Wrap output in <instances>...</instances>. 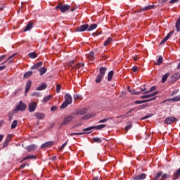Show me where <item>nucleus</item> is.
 Returning a JSON list of instances; mask_svg holds the SVG:
<instances>
[{
	"label": "nucleus",
	"instance_id": "obj_1",
	"mask_svg": "<svg viewBox=\"0 0 180 180\" xmlns=\"http://www.w3.org/2000/svg\"><path fill=\"white\" fill-rule=\"evenodd\" d=\"M72 120H74V116L71 115H67L63 118V121L61 123L60 126H67V124H70V123H71Z\"/></svg>",
	"mask_w": 180,
	"mask_h": 180
},
{
	"label": "nucleus",
	"instance_id": "obj_2",
	"mask_svg": "<svg viewBox=\"0 0 180 180\" xmlns=\"http://www.w3.org/2000/svg\"><path fill=\"white\" fill-rule=\"evenodd\" d=\"M70 8H71V6H70V5H68V4L63 5L62 4H59L55 8V9H60V11L62 13H65V12H67V11H68Z\"/></svg>",
	"mask_w": 180,
	"mask_h": 180
},
{
	"label": "nucleus",
	"instance_id": "obj_3",
	"mask_svg": "<svg viewBox=\"0 0 180 180\" xmlns=\"http://www.w3.org/2000/svg\"><path fill=\"white\" fill-rule=\"evenodd\" d=\"M27 106L22 101H20L19 104L16 105L15 108L14 109V112H25L26 110Z\"/></svg>",
	"mask_w": 180,
	"mask_h": 180
},
{
	"label": "nucleus",
	"instance_id": "obj_4",
	"mask_svg": "<svg viewBox=\"0 0 180 180\" xmlns=\"http://www.w3.org/2000/svg\"><path fill=\"white\" fill-rule=\"evenodd\" d=\"M36 108H37V103L34 101L30 103L28 105V110L31 113L36 110Z\"/></svg>",
	"mask_w": 180,
	"mask_h": 180
},
{
	"label": "nucleus",
	"instance_id": "obj_5",
	"mask_svg": "<svg viewBox=\"0 0 180 180\" xmlns=\"http://www.w3.org/2000/svg\"><path fill=\"white\" fill-rule=\"evenodd\" d=\"M178 120L175 117H169L165 120V124H172V123H175Z\"/></svg>",
	"mask_w": 180,
	"mask_h": 180
},
{
	"label": "nucleus",
	"instance_id": "obj_6",
	"mask_svg": "<svg viewBox=\"0 0 180 180\" xmlns=\"http://www.w3.org/2000/svg\"><path fill=\"white\" fill-rule=\"evenodd\" d=\"M89 27V25L88 24H84L82 25H80L79 27H78L77 28V32H85L86 30H87L88 32V28Z\"/></svg>",
	"mask_w": 180,
	"mask_h": 180
},
{
	"label": "nucleus",
	"instance_id": "obj_7",
	"mask_svg": "<svg viewBox=\"0 0 180 180\" xmlns=\"http://www.w3.org/2000/svg\"><path fill=\"white\" fill-rule=\"evenodd\" d=\"M155 95H158V91H155L150 94H145L141 96V99H148V98H153L155 96Z\"/></svg>",
	"mask_w": 180,
	"mask_h": 180
},
{
	"label": "nucleus",
	"instance_id": "obj_8",
	"mask_svg": "<svg viewBox=\"0 0 180 180\" xmlns=\"http://www.w3.org/2000/svg\"><path fill=\"white\" fill-rule=\"evenodd\" d=\"M65 102L69 103L70 105L72 103V97L71 95H70V94H66L65 95Z\"/></svg>",
	"mask_w": 180,
	"mask_h": 180
},
{
	"label": "nucleus",
	"instance_id": "obj_9",
	"mask_svg": "<svg viewBox=\"0 0 180 180\" xmlns=\"http://www.w3.org/2000/svg\"><path fill=\"white\" fill-rule=\"evenodd\" d=\"M179 78H180V74H179V72H177L170 77V81L172 82H175V81H178V79H179Z\"/></svg>",
	"mask_w": 180,
	"mask_h": 180
},
{
	"label": "nucleus",
	"instance_id": "obj_10",
	"mask_svg": "<svg viewBox=\"0 0 180 180\" xmlns=\"http://www.w3.org/2000/svg\"><path fill=\"white\" fill-rule=\"evenodd\" d=\"M25 148L28 151V153H32V151H34V150L37 148V146H36L35 144H32L27 146Z\"/></svg>",
	"mask_w": 180,
	"mask_h": 180
},
{
	"label": "nucleus",
	"instance_id": "obj_11",
	"mask_svg": "<svg viewBox=\"0 0 180 180\" xmlns=\"http://www.w3.org/2000/svg\"><path fill=\"white\" fill-rule=\"evenodd\" d=\"M34 116L39 120H41L42 119H44V117H46V115L44 113H42V112H35Z\"/></svg>",
	"mask_w": 180,
	"mask_h": 180
},
{
	"label": "nucleus",
	"instance_id": "obj_12",
	"mask_svg": "<svg viewBox=\"0 0 180 180\" xmlns=\"http://www.w3.org/2000/svg\"><path fill=\"white\" fill-rule=\"evenodd\" d=\"M139 89H140V91H136L134 89H131L130 94L131 95H140V93L141 92H143V91H146V88H143H143H140Z\"/></svg>",
	"mask_w": 180,
	"mask_h": 180
},
{
	"label": "nucleus",
	"instance_id": "obj_13",
	"mask_svg": "<svg viewBox=\"0 0 180 180\" xmlns=\"http://www.w3.org/2000/svg\"><path fill=\"white\" fill-rule=\"evenodd\" d=\"M54 144V141H48V142H46L44 143H43L41 146V148H46L47 147H51V146H53Z\"/></svg>",
	"mask_w": 180,
	"mask_h": 180
},
{
	"label": "nucleus",
	"instance_id": "obj_14",
	"mask_svg": "<svg viewBox=\"0 0 180 180\" xmlns=\"http://www.w3.org/2000/svg\"><path fill=\"white\" fill-rule=\"evenodd\" d=\"M11 140H12V136L8 135L6 141H4V143L3 144V148H5V147H6L8 144H9Z\"/></svg>",
	"mask_w": 180,
	"mask_h": 180
},
{
	"label": "nucleus",
	"instance_id": "obj_15",
	"mask_svg": "<svg viewBox=\"0 0 180 180\" xmlns=\"http://www.w3.org/2000/svg\"><path fill=\"white\" fill-rule=\"evenodd\" d=\"M30 88H32V81L28 80L25 86V95L29 92V91H30Z\"/></svg>",
	"mask_w": 180,
	"mask_h": 180
},
{
	"label": "nucleus",
	"instance_id": "obj_16",
	"mask_svg": "<svg viewBox=\"0 0 180 180\" xmlns=\"http://www.w3.org/2000/svg\"><path fill=\"white\" fill-rule=\"evenodd\" d=\"M146 176H147V174L143 173L139 176H136L134 177V180H143L146 179Z\"/></svg>",
	"mask_w": 180,
	"mask_h": 180
},
{
	"label": "nucleus",
	"instance_id": "obj_17",
	"mask_svg": "<svg viewBox=\"0 0 180 180\" xmlns=\"http://www.w3.org/2000/svg\"><path fill=\"white\" fill-rule=\"evenodd\" d=\"M107 70H108V68H103V67L100 68V69H99L100 73L98 75H100L103 77H105V74H106Z\"/></svg>",
	"mask_w": 180,
	"mask_h": 180
},
{
	"label": "nucleus",
	"instance_id": "obj_18",
	"mask_svg": "<svg viewBox=\"0 0 180 180\" xmlns=\"http://www.w3.org/2000/svg\"><path fill=\"white\" fill-rule=\"evenodd\" d=\"M37 158V156L36 155H28L27 157H25V158H23L20 162H22L23 161H26V160H34Z\"/></svg>",
	"mask_w": 180,
	"mask_h": 180
},
{
	"label": "nucleus",
	"instance_id": "obj_19",
	"mask_svg": "<svg viewBox=\"0 0 180 180\" xmlns=\"http://www.w3.org/2000/svg\"><path fill=\"white\" fill-rule=\"evenodd\" d=\"M33 27V23L32 22H29L26 27H25V29L24 30V32H29V30H31V29H32Z\"/></svg>",
	"mask_w": 180,
	"mask_h": 180
},
{
	"label": "nucleus",
	"instance_id": "obj_20",
	"mask_svg": "<svg viewBox=\"0 0 180 180\" xmlns=\"http://www.w3.org/2000/svg\"><path fill=\"white\" fill-rule=\"evenodd\" d=\"M41 65H43V62H38L31 68V70H37V68L41 67Z\"/></svg>",
	"mask_w": 180,
	"mask_h": 180
},
{
	"label": "nucleus",
	"instance_id": "obj_21",
	"mask_svg": "<svg viewBox=\"0 0 180 180\" xmlns=\"http://www.w3.org/2000/svg\"><path fill=\"white\" fill-rule=\"evenodd\" d=\"M16 113V112L14 111V110L12 112H8V120L9 122H12L13 120V115Z\"/></svg>",
	"mask_w": 180,
	"mask_h": 180
},
{
	"label": "nucleus",
	"instance_id": "obj_22",
	"mask_svg": "<svg viewBox=\"0 0 180 180\" xmlns=\"http://www.w3.org/2000/svg\"><path fill=\"white\" fill-rule=\"evenodd\" d=\"M98 27V25L96 24H91L90 26L88 27V32H92V30H95Z\"/></svg>",
	"mask_w": 180,
	"mask_h": 180
},
{
	"label": "nucleus",
	"instance_id": "obj_23",
	"mask_svg": "<svg viewBox=\"0 0 180 180\" xmlns=\"http://www.w3.org/2000/svg\"><path fill=\"white\" fill-rule=\"evenodd\" d=\"M47 88V84L44 83L42 85L38 86L37 88V91H44V89H46Z\"/></svg>",
	"mask_w": 180,
	"mask_h": 180
},
{
	"label": "nucleus",
	"instance_id": "obj_24",
	"mask_svg": "<svg viewBox=\"0 0 180 180\" xmlns=\"http://www.w3.org/2000/svg\"><path fill=\"white\" fill-rule=\"evenodd\" d=\"M93 127H94V129H96V130H102V129H105V127H106V124H103L97 126H93Z\"/></svg>",
	"mask_w": 180,
	"mask_h": 180
},
{
	"label": "nucleus",
	"instance_id": "obj_25",
	"mask_svg": "<svg viewBox=\"0 0 180 180\" xmlns=\"http://www.w3.org/2000/svg\"><path fill=\"white\" fill-rule=\"evenodd\" d=\"M39 71L40 72V75H44V74H46V72H47V68H41L39 69Z\"/></svg>",
	"mask_w": 180,
	"mask_h": 180
},
{
	"label": "nucleus",
	"instance_id": "obj_26",
	"mask_svg": "<svg viewBox=\"0 0 180 180\" xmlns=\"http://www.w3.org/2000/svg\"><path fill=\"white\" fill-rule=\"evenodd\" d=\"M28 57H29V58H32V59L37 58V53H35V52L30 53L28 54Z\"/></svg>",
	"mask_w": 180,
	"mask_h": 180
},
{
	"label": "nucleus",
	"instance_id": "obj_27",
	"mask_svg": "<svg viewBox=\"0 0 180 180\" xmlns=\"http://www.w3.org/2000/svg\"><path fill=\"white\" fill-rule=\"evenodd\" d=\"M113 70H110L108 74V81H112V78H113Z\"/></svg>",
	"mask_w": 180,
	"mask_h": 180
},
{
	"label": "nucleus",
	"instance_id": "obj_28",
	"mask_svg": "<svg viewBox=\"0 0 180 180\" xmlns=\"http://www.w3.org/2000/svg\"><path fill=\"white\" fill-rule=\"evenodd\" d=\"M103 77L104 76H102L101 75H97V77L96 79V84H99V82H101V81H102V79H103Z\"/></svg>",
	"mask_w": 180,
	"mask_h": 180
},
{
	"label": "nucleus",
	"instance_id": "obj_29",
	"mask_svg": "<svg viewBox=\"0 0 180 180\" xmlns=\"http://www.w3.org/2000/svg\"><path fill=\"white\" fill-rule=\"evenodd\" d=\"M169 77V73H166L165 75L162 76V82L164 84L167 79H168V77Z\"/></svg>",
	"mask_w": 180,
	"mask_h": 180
},
{
	"label": "nucleus",
	"instance_id": "obj_30",
	"mask_svg": "<svg viewBox=\"0 0 180 180\" xmlns=\"http://www.w3.org/2000/svg\"><path fill=\"white\" fill-rule=\"evenodd\" d=\"M160 176H162V172H158L156 173V175L154 176L153 180H158Z\"/></svg>",
	"mask_w": 180,
	"mask_h": 180
},
{
	"label": "nucleus",
	"instance_id": "obj_31",
	"mask_svg": "<svg viewBox=\"0 0 180 180\" xmlns=\"http://www.w3.org/2000/svg\"><path fill=\"white\" fill-rule=\"evenodd\" d=\"M169 101H172V102H179L180 101V95L170 98Z\"/></svg>",
	"mask_w": 180,
	"mask_h": 180
},
{
	"label": "nucleus",
	"instance_id": "obj_32",
	"mask_svg": "<svg viewBox=\"0 0 180 180\" xmlns=\"http://www.w3.org/2000/svg\"><path fill=\"white\" fill-rule=\"evenodd\" d=\"M94 115L92 114L84 115V117H82V120H88V119H91V117H94Z\"/></svg>",
	"mask_w": 180,
	"mask_h": 180
},
{
	"label": "nucleus",
	"instance_id": "obj_33",
	"mask_svg": "<svg viewBox=\"0 0 180 180\" xmlns=\"http://www.w3.org/2000/svg\"><path fill=\"white\" fill-rule=\"evenodd\" d=\"M176 32H180V18L176 22Z\"/></svg>",
	"mask_w": 180,
	"mask_h": 180
},
{
	"label": "nucleus",
	"instance_id": "obj_34",
	"mask_svg": "<svg viewBox=\"0 0 180 180\" xmlns=\"http://www.w3.org/2000/svg\"><path fill=\"white\" fill-rule=\"evenodd\" d=\"M174 179H178L180 176V168L174 174Z\"/></svg>",
	"mask_w": 180,
	"mask_h": 180
},
{
	"label": "nucleus",
	"instance_id": "obj_35",
	"mask_svg": "<svg viewBox=\"0 0 180 180\" xmlns=\"http://www.w3.org/2000/svg\"><path fill=\"white\" fill-rule=\"evenodd\" d=\"M153 8H154V5H149V6H147L141 8V11H150V9H153Z\"/></svg>",
	"mask_w": 180,
	"mask_h": 180
},
{
	"label": "nucleus",
	"instance_id": "obj_36",
	"mask_svg": "<svg viewBox=\"0 0 180 180\" xmlns=\"http://www.w3.org/2000/svg\"><path fill=\"white\" fill-rule=\"evenodd\" d=\"M94 127H87L86 129H83V131H87L86 132V134H89V133H91V130H94Z\"/></svg>",
	"mask_w": 180,
	"mask_h": 180
},
{
	"label": "nucleus",
	"instance_id": "obj_37",
	"mask_svg": "<svg viewBox=\"0 0 180 180\" xmlns=\"http://www.w3.org/2000/svg\"><path fill=\"white\" fill-rule=\"evenodd\" d=\"M111 41H113V40L112 39V38L108 37V39L104 42L103 46H109Z\"/></svg>",
	"mask_w": 180,
	"mask_h": 180
},
{
	"label": "nucleus",
	"instance_id": "obj_38",
	"mask_svg": "<svg viewBox=\"0 0 180 180\" xmlns=\"http://www.w3.org/2000/svg\"><path fill=\"white\" fill-rule=\"evenodd\" d=\"M82 134H85V132L70 133L68 135L72 136H82Z\"/></svg>",
	"mask_w": 180,
	"mask_h": 180
},
{
	"label": "nucleus",
	"instance_id": "obj_39",
	"mask_svg": "<svg viewBox=\"0 0 180 180\" xmlns=\"http://www.w3.org/2000/svg\"><path fill=\"white\" fill-rule=\"evenodd\" d=\"M33 74V71H29L24 74V78H29V77H31V75Z\"/></svg>",
	"mask_w": 180,
	"mask_h": 180
},
{
	"label": "nucleus",
	"instance_id": "obj_40",
	"mask_svg": "<svg viewBox=\"0 0 180 180\" xmlns=\"http://www.w3.org/2000/svg\"><path fill=\"white\" fill-rule=\"evenodd\" d=\"M157 87L155 86H153L149 91H145L143 94L146 95V94H150V92H153V91H155Z\"/></svg>",
	"mask_w": 180,
	"mask_h": 180
},
{
	"label": "nucleus",
	"instance_id": "obj_41",
	"mask_svg": "<svg viewBox=\"0 0 180 180\" xmlns=\"http://www.w3.org/2000/svg\"><path fill=\"white\" fill-rule=\"evenodd\" d=\"M16 126H18V120H14L11 124V129H16Z\"/></svg>",
	"mask_w": 180,
	"mask_h": 180
},
{
	"label": "nucleus",
	"instance_id": "obj_42",
	"mask_svg": "<svg viewBox=\"0 0 180 180\" xmlns=\"http://www.w3.org/2000/svg\"><path fill=\"white\" fill-rule=\"evenodd\" d=\"M81 67H84V63H78L76 65L72 67V70H75V68H77V70L81 68Z\"/></svg>",
	"mask_w": 180,
	"mask_h": 180
},
{
	"label": "nucleus",
	"instance_id": "obj_43",
	"mask_svg": "<svg viewBox=\"0 0 180 180\" xmlns=\"http://www.w3.org/2000/svg\"><path fill=\"white\" fill-rule=\"evenodd\" d=\"M78 113H79V115H85V113H86V109L82 108L80 110H78Z\"/></svg>",
	"mask_w": 180,
	"mask_h": 180
},
{
	"label": "nucleus",
	"instance_id": "obj_44",
	"mask_svg": "<svg viewBox=\"0 0 180 180\" xmlns=\"http://www.w3.org/2000/svg\"><path fill=\"white\" fill-rule=\"evenodd\" d=\"M174 32H175V30L170 32L164 39H166V41L168 40L169 39H170L171 36H172V34H174Z\"/></svg>",
	"mask_w": 180,
	"mask_h": 180
},
{
	"label": "nucleus",
	"instance_id": "obj_45",
	"mask_svg": "<svg viewBox=\"0 0 180 180\" xmlns=\"http://www.w3.org/2000/svg\"><path fill=\"white\" fill-rule=\"evenodd\" d=\"M88 58H89V60H90V61H92V60H94V51H91L89 53Z\"/></svg>",
	"mask_w": 180,
	"mask_h": 180
},
{
	"label": "nucleus",
	"instance_id": "obj_46",
	"mask_svg": "<svg viewBox=\"0 0 180 180\" xmlns=\"http://www.w3.org/2000/svg\"><path fill=\"white\" fill-rule=\"evenodd\" d=\"M68 105H70L69 103L64 101L60 106V109H65V108H67V106H68Z\"/></svg>",
	"mask_w": 180,
	"mask_h": 180
},
{
	"label": "nucleus",
	"instance_id": "obj_47",
	"mask_svg": "<svg viewBox=\"0 0 180 180\" xmlns=\"http://www.w3.org/2000/svg\"><path fill=\"white\" fill-rule=\"evenodd\" d=\"M51 99V95H49V96H45L44 98L43 101L46 103H47L48 101H49Z\"/></svg>",
	"mask_w": 180,
	"mask_h": 180
},
{
	"label": "nucleus",
	"instance_id": "obj_48",
	"mask_svg": "<svg viewBox=\"0 0 180 180\" xmlns=\"http://www.w3.org/2000/svg\"><path fill=\"white\" fill-rule=\"evenodd\" d=\"M160 64H162V56H160L158 60H157V65H160Z\"/></svg>",
	"mask_w": 180,
	"mask_h": 180
},
{
	"label": "nucleus",
	"instance_id": "obj_49",
	"mask_svg": "<svg viewBox=\"0 0 180 180\" xmlns=\"http://www.w3.org/2000/svg\"><path fill=\"white\" fill-rule=\"evenodd\" d=\"M112 120V117L104 118L100 120L98 123H105V122H108V120Z\"/></svg>",
	"mask_w": 180,
	"mask_h": 180
},
{
	"label": "nucleus",
	"instance_id": "obj_50",
	"mask_svg": "<svg viewBox=\"0 0 180 180\" xmlns=\"http://www.w3.org/2000/svg\"><path fill=\"white\" fill-rule=\"evenodd\" d=\"M131 127H133V124H131V122L129 124H127V126L125 127L126 131H128V130H130Z\"/></svg>",
	"mask_w": 180,
	"mask_h": 180
},
{
	"label": "nucleus",
	"instance_id": "obj_51",
	"mask_svg": "<svg viewBox=\"0 0 180 180\" xmlns=\"http://www.w3.org/2000/svg\"><path fill=\"white\" fill-rule=\"evenodd\" d=\"M93 140L95 143H102V139H101V138H93Z\"/></svg>",
	"mask_w": 180,
	"mask_h": 180
},
{
	"label": "nucleus",
	"instance_id": "obj_52",
	"mask_svg": "<svg viewBox=\"0 0 180 180\" xmlns=\"http://www.w3.org/2000/svg\"><path fill=\"white\" fill-rule=\"evenodd\" d=\"M157 98L156 96H154L151 98L147 99V100H143V101H145V103L147 102H151V101H155V99Z\"/></svg>",
	"mask_w": 180,
	"mask_h": 180
},
{
	"label": "nucleus",
	"instance_id": "obj_53",
	"mask_svg": "<svg viewBox=\"0 0 180 180\" xmlns=\"http://www.w3.org/2000/svg\"><path fill=\"white\" fill-rule=\"evenodd\" d=\"M60 91H61V85L57 84L56 85V92L57 94H60Z\"/></svg>",
	"mask_w": 180,
	"mask_h": 180
},
{
	"label": "nucleus",
	"instance_id": "obj_54",
	"mask_svg": "<svg viewBox=\"0 0 180 180\" xmlns=\"http://www.w3.org/2000/svg\"><path fill=\"white\" fill-rule=\"evenodd\" d=\"M15 56H16V53L13 54L11 56H10L4 63H3L2 64H5V63H8V61H9V60H12V58H13V57H15Z\"/></svg>",
	"mask_w": 180,
	"mask_h": 180
},
{
	"label": "nucleus",
	"instance_id": "obj_55",
	"mask_svg": "<svg viewBox=\"0 0 180 180\" xmlns=\"http://www.w3.org/2000/svg\"><path fill=\"white\" fill-rule=\"evenodd\" d=\"M168 178H169V175L168 174H162V179H167Z\"/></svg>",
	"mask_w": 180,
	"mask_h": 180
},
{
	"label": "nucleus",
	"instance_id": "obj_56",
	"mask_svg": "<svg viewBox=\"0 0 180 180\" xmlns=\"http://www.w3.org/2000/svg\"><path fill=\"white\" fill-rule=\"evenodd\" d=\"M141 103H146V101H136L135 104L136 105H141Z\"/></svg>",
	"mask_w": 180,
	"mask_h": 180
},
{
	"label": "nucleus",
	"instance_id": "obj_57",
	"mask_svg": "<svg viewBox=\"0 0 180 180\" xmlns=\"http://www.w3.org/2000/svg\"><path fill=\"white\" fill-rule=\"evenodd\" d=\"M57 109H58V107L53 105L51 108V112H56V110H57Z\"/></svg>",
	"mask_w": 180,
	"mask_h": 180
},
{
	"label": "nucleus",
	"instance_id": "obj_58",
	"mask_svg": "<svg viewBox=\"0 0 180 180\" xmlns=\"http://www.w3.org/2000/svg\"><path fill=\"white\" fill-rule=\"evenodd\" d=\"M73 98H74L75 101H77V99H79L81 98V96H79L78 94H75L73 96Z\"/></svg>",
	"mask_w": 180,
	"mask_h": 180
},
{
	"label": "nucleus",
	"instance_id": "obj_59",
	"mask_svg": "<svg viewBox=\"0 0 180 180\" xmlns=\"http://www.w3.org/2000/svg\"><path fill=\"white\" fill-rule=\"evenodd\" d=\"M74 63H75V60H70L69 63H68V65L70 67H72V68L74 67L72 66V64H74Z\"/></svg>",
	"mask_w": 180,
	"mask_h": 180
},
{
	"label": "nucleus",
	"instance_id": "obj_60",
	"mask_svg": "<svg viewBox=\"0 0 180 180\" xmlns=\"http://www.w3.org/2000/svg\"><path fill=\"white\" fill-rule=\"evenodd\" d=\"M150 117H151V114H149V115H148L143 117L141 119V120H146V119H148V118H150Z\"/></svg>",
	"mask_w": 180,
	"mask_h": 180
},
{
	"label": "nucleus",
	"instance_id": "obj_61",
	"mask_svg": "<svg viewBox=\"0 0 180 180\" xmlns=\"http://www.w3.org/2000/svg\"><path fill=\"white\" fill-rule=\"evenodd\" d=\"M32 96H40V93H39V92H34L32 94Z\"/></svg>",
	"mask_w": 180,
	"mask_h": 180
},
{
	"label": "nucleus",
	"instance_id": "obj_62",
	"mask_svg": "<svg viewBox=\"0 0 180 180\" xmlns=\"http://www.w3.org/2000/svg\"><path fill=\"white\" fill-rule=\"evenodd\" d=\"M65 146H67V141L61 146L60 150H64V147H65Z\"/></svg>",
	"mask_w": 180,
	"mask_h": 180
},
{
	"label": "nucleus",
	"instance_id": "obj_63",
	"mask_svg": "<svg viewBox=\"0 0 180 180\" xmlns=\"http://www.w3.org/2000/svg\"><path fill=\"white\" fill-rule=\"evenodd\" d=\"M72 115H74L75 116H77L79 115L78 110H75L72 112Z\"/></svg>",
	"mask_w": 180,
	"mask_h": 180
},
{
	"label": "nucleus",
	"instance_id": "obj_64",
	"mask_svg": "<svg viewBox=\"0 0 180 180\" xmlns=\"http://www.w3.org/2000/svg\"><path fill=\"white\" fill-rule=\"evenodd\" d=\"M26 165H27V167H29V164H22V165H21L20 166V168L22 169H23Z\"/></svg>",
	"mask_w": 180,
	"mask_h": 180
}]
</instances>
